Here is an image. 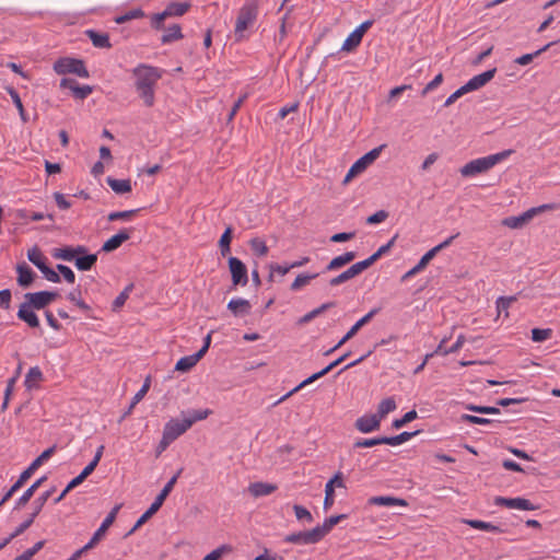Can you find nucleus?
Wrapping results in <instances>:
<instances>
[{
    "mask_svg": "<svg viewBox=\"0 0 560 560\" xmlns=\"http://www.w3.org/2000/svg\"><path fill=\"white\" fill-rule=\"evenodd\" d=\"M135 77V88L139 97L147 107H152L155 103V85L161 79V71L152 66L144 63L138 65L132 70Z\"/></svg>",
    "mask_w": 560,
    "mask_h": 560,
    "instance_id": "obj_1",
    "label": "nucleus"
},
{
    "mask_svg": "<svg viewBox=\"0 0 560 560\" xmlns=\"http://www.w3.org/2000/svg\"><path fill=\"white\" fill-rule=\"evenodd\" d=\"M513 153V150H504L502 152L491 154L485 158H479L466 163L460 170V174L464 177L475 176L477 174L485 173L493 167L495 164L508 159Z\"/></svg>",
    "mask_w": 560,
    "mask_h": 560,
    "instance_id": "obj_2",
    "label": "nucleus"
},
{
    "mask_svg": "<svg viewBox=\"0 0 560 560\" xmlns=\"http://www.w3.org/2000/svg\"><path fill=\"white\" fill-rule=\"evenodd\" d=\"M183 468H180L163 487L161 492L155 497L153 503L150 505V508L138 518L133 527L128 532L127 535H131L135 530H137L140 526H142L149 518H151L163 505L165 499L173 490L177 478L182 474Z\"/></svg>",
    "mask_w": 560,
    "mask_h": 560,
    "instance_id": "obj_3",
    "label": "nucleus"
},
{
    "mask_svg": "<svg viewBox=\"0 0 560 560\" xmlns=\"http://www.w3.org/2000/svg\"><path fill=\"white\" fill-rule=\"evenodd\" d=\"M258 15V3L256 0L246 2L238 11L235 22V37L237 40L244 38V32L254 24Z\"/></svg>",
    "mask_w": 560,
    "mask_h": 560,
    "instance_id": "obj_4",
    "label": "nucleus"
},
{
    "mask_svg": "<svg viewBox=\"0 0 560 560\" xmlns=\"http://www.w3.org/2000/svg\"><path fill=\"white\" fill-rule=\"evenodd\" d=\"M55 450L56 446L45 450L24 471L21 472L18 480L4 493V500H9L20 488H22V486L31 478L33 472L55 453Z\"/></svg>",
    "mask_w": 560,
    "mask_h": 560,
    "instance_id": "obj_5",
    "label": "nucleus"
},
{
    "mask_svg": "<svg viewBox=\"0 0 560 560\" xmlns=\"http://www.w3.org/2000/svg\"><path fill=\"white\" fill-rule=\"evenodd\" d=\"M52 68L57 74L73 73L80 78H89L90 75L82 59L61 57L55 61Z\"/></svg>",
    "mask_w": 560,
    "mask_h": 560,
    "instance_id": "obj_6",
    "label": "nucleus"
},
{
    "mask_svg": "<svg viewBox=\"0 0 560 560\" xmlns=\"http://www.w3.org/2000/svg\"><path fill=\"white\" fill-rule=\"evenodd\" d=\"M384 148V144L372 149L368 153H365L363 156L358 159L349 168L347 175L343 178V184H348L352 178L358 176L359 174L363 173L369 165H371L381 154L382 150Z\"/></svg>",
    "mask_w": 560,
    "mask_h": 560,
    "instance_id": "obj_7",
    "label": "nucleus"
},
{
    "mask_svg": "<svg viewBox=\"0 0 560 560\" xmlns=\"http://www.w3.org/2000/svg\"><path fill=\"white\" fill-rule=\"evenodd\" d=\"M350 355V352H347L345 354H342L341 357H339L338 359H336L335 361H332L331 363H329L326 368H324L323 370H320L319 372H316L314 374H312L310 377L305 378L303 382H301L298 386H295L293 389H291L290 392H288L285 395H283L281 398H279L273 405H278L282 401H284L285 399H288L290 396H292L294 393L299 392L301 388H303L304 386L315 382L316 380L325 376L328 372H330L334 368H336L337 365H339L340 363H342L346 358H348Z\"/></svg>",
    "mask_w": 560,
    "mask_h": 560,
    "instance_id": "obj_8",
    "label": "nucleus"
},
{
    "mask_svg": "<svg viewBox=\"0 0 560 560\" xmlns=\"http://www.w3.org/2000/svg\"><path fill=\"white\" fill-rule=\"evenodd\" d=\"M229 270L233 287L246 285L248 282L247 267L237 257H230L228 260Z\"/></svg>",
    "mask_w": 560,
    "mask_h": 560,
    "instance_id": "obj_9",
    "label": "nucleus"
},
{
    "mask_svg": "<svg viewBox=\"0 0 560 560\" xmlns=\"http://www.w3.org/2000/svg\"><path fill=\"white\" fill-rule=\"evenodd\" d=\"M120 509V505H115L112 511L108 513V515L105 517V520L103 521V523L101 524V526L97 528V530L93 534L92 538L90 539V541L88 544H85L84 546L91 550L93 549L100 541L101 539L104 537V535L106 534L107 529L112 526V524L115 522L116 520V516H117V513Z\"/></svg>",
    "mask_w": 560,
    "mask_h": 560,
    "instance_id": "obj_10",
    "label": "nucleus"
},
{
    "mask_svg": "<svg viewBox=\"0 0 560 560\" xmlns=\"http://www.w3.org/2000/svg\"><path fill=\"white\" fill-rule=\"evenodd\" d=\"M373 21L368 20L361 23L343 42L341 50L352 51L361 43L364 33L372 26Z\"/></svg>",
    "mask_w": 560,
    "mask_h": 560,
    "instance_id": "obj_11",
    "label": "nucleus"
},
{
    "mask_svg": "<svg viewBox=\"0 0 560 560\" xmlns=\"http://www.w3.org/2000/svg\"><path fill=\"white\" fill-rule=\"evenodd\" d=\"M494 504L499 506H505L509 509H520L525 511H535L538 509L537 505H534L528 499L525 498H504V497H495Z\"/></svg>",
    "mask_w": 560,
    "mask_h": 560,
    "instance_id": "obj_12",
    "label": "nucleus"
},
{
    "mask_svg": "<svg viewBox=\"0 0 560 560\" xmlns=\"http://www.w3.org/2000/svg\"><path fill=\"white\" fill-rule=\"evenodd\" d=\"M285 542L296 545H314L320 541L318 532L315 527L311 530H304L299 533H292L284 537Z\"/></svg>",
    "mask_w": 560,
    "mask_h": 560,
    "instance_id": "obj_13",
    "label": "nucleus"
},
{
    "mask_svg": "<svg viewBox=\"0 0 560 560\" xmlns=\"http://www.w3.org/2000/svg\"><path fill=\"white\" fill-rule=\"evenodd\" d=\"M54 492H55V487H52L51 489L45 491L44 493H42L38 498H36L34 500V502H33V512L31 513V515L25 521H23L20 524V525H24L23 532H25L27 528H30L32 526V524L34 523V520L38 516V514L43 510L44 505L46 504V502L48 501V499L50 498V495Z\"/></svg>",
    "mask_w": 560,
    "mask_h": 560,
    "instance_id": "obj_14",
    "label": "nucleus"
},
{
    "mask_svg": "<svg viewBox=\"0 0 560 560\" xmlns=\"http://www.w3.org/2000/svg\"><path fill=\"white\" fill-rule=\"evenodd\" d=\"M190 428L191 421H186L185 418L183 420L172 418L165 423L163 432L175 441Z\"/></svg>",
    "mask_w": 560,
    "mask_h": 560,
    "instance_id": "obj_15",
    "label": "nucleus"
},
{
    "mask_svg": "<svg viewBox=\"0 0 560 560\" xmlns=\"http://www.w3.org/2000/svg\"><path fill=\"white\" fill-rule=\"evenodd\" d=\"M60 88L71 90L74 97L78 100L86 98L93 90L90 85H79L77 80L71 78H62L60 81Z\"/></svg>",
    "mask_w": 560,
    "mask_h": 560,
    "instance_id": "obj_16",
    "label": "nucleus"
},
{
    "mask_svg": "<svg viewBox=\"0 0 560 560\" xmlns=\"http://www.w3.org/2000/svg\"><path fill=\"white\" fill-rule=\"evenodd\" d=\"M497 72V68H492L490 70H487L480 74H477L472 77L466 84L463 86L466 89L467 92H471L475 90H478L482 86H485L488 82H490Z\"/></svg>",
    "mask_w": 560,
    "mask_h": 560,
    "instance_id": "obj_17",
    "label": "nucleus"
},
{
    "mask_svg": "<svg viewBox=\"0 0 560 560\" xmlns=\"http://www.w3.org/2000/svg\"><path fill=\"white\" fill-rule=\"evenodd\" d=\"M132 229H121L117 234L109 237L103 245L102 250L110 253L116 250L121 244L130 238V232Z\"/></svg>",
    "mask_w": 560,
    "mask_h": 560,
    "instance_id": "obj_18",
    "label": "nucleus"
},
{
    "mask_svg": "<svg viewBox=\"0 0 560 560\" xmlns=\"http://www.w3.org/2000/svg\"><path fill=\"white\" fill-rule=\"evenodd\" d=\"M381 420L375 415L362 416L354 422V428L362 433H370L378 430Z\"/></svg>",
    "mask_w": 560,
    "mask_h": 560,
    "instance_id": "obj_19",
    "label": "nucleus"
},
{
    "mask_svg": "<svg viewBox=\"0 0 560 560\" xmlns=\"http://www.w3.org/2000/svg\"><path fill=\"white\" fill-rule=\"evenodd\" d=\"M34 311L35 308L27 306V303L24 301L21 303L16 316L20 320L26 323L31 328H37L39 327V319Z\"/></svg>",
    "mask_w": 560,
    "mask_h": 560,
    "instance_id": "obj_20",
    "label": "nucleus"
},
{
    "mask_svg": "<svg viewBox=\"0 0 560 560\" xmlns=\"http://www.w3.org/2000/svg\"><path fill=\"white\" fill-rule=\"evenodd\" d=\"M86 253V247L83 245H78L77 247L65 246L61 248H56L52 252V257L56 259H62L66 261H72L75 256L80 254Z\"/></svg>",
    "mask_w": 560,
    "mask_h": 560,
    "instance_id": "obj_21",
    "label": "nucleus"
},
{
    "mask_svg": "<svg viewBox=\"0 0 560 560\" xmlns=\"http://www.w3.org/2000/svg\"><path fill=\"white\" fill-rule=\"evenodd\" d=\"M536 211H537L536 208H532L521 215L504 218L502 220V224L510 229H520V228L524 226L533 218V215L536 213Z\"/></svg>",
    "mask_w": 560,
    "mask_h": 560,
    "instance_id": "obj_22",
    "label": "nucleus"
},
{
    "mask_svg": "<svg viewBox=\"0 0 560 560\" xmlns=\"http://www.w3.org/2000/svg\"><path fill=\"white\" fill-rule=\"evenodd\" d=\"M277 485L262 481L252 482L248 486V492L254 498L265 497L273 493L277 490Z\"/></svg>",
    "mask_w": 560,
    "mask_h": 560,
    "instance_id": "obj_23",
    "label": "nucleus"
},
{
    "mask_svg": "<svg viewBox=\"0 0 560 560\" xmlns=\"http://www.w3.org/2000/svg\"><path fill=\"white\" fill-rule=\"evenodd\" d=\"M228 310H230L234 316H246L250 314L252 304L245 299H233L228 303Z\"/></svg>",
    "mask_w": 560,
    "mask_h": 560,
    "instance_id": "obj_24",
    "label": "nucleus"
},
{
    "mask_svg": "<svg viewBox=\"0 0 560 560\" xmlns=\"http://www.w3.org/2000/svg\"><path fill=\"white\" fill-rule=\"evenodd\" d=\"M44 381L43 372L38 366H33L25 375L24 386L27 390L37 389Z\"/></svg>",
    "mask_w": 560,
    "mask_h": 560,
    "instance_id": "obj_25",
    "label": "nucleus"
},
{
    "mask_svg": "<svg viewBox=\"0 0 560 560\" xmlns=\"http://www.w3.org/2000/svg\"><path fill=\"white\" fill-rule=\"evenodd\" d=\"M16 271L19 275L18 283L22 288H28L36 277L35 272L25 262L18 265Z\"/></svg>",
    "mask_w": 560,
    "mask_h": 560,
    "instance_id": "obj_26",
    "label": "nucleus"
},
{
    "mask_svg": "<svg viewBox=\"0 0 560 560\" xmlns=\"http://www.w3.org/2000/svg\"><path fill=\"white\" fill-rule=\"evenodd\" d=\"M74 266L78 270L81 271H88L93 268V266L97 261V255L96 254H89L88 252L84 254H80L74 257Z\"/></svg>",
    "mask_w": 560,
    "mask_h": 560,
    "instance_id": "obj_27",
    "label": "nucleus"
},
{
    "mask_svg": "<svg viewBox=\"0 0 560 560\" xmlns=\"http://www.w3.org/2000/svg\"><path fill=\"white\" fill-rule=\"evenodd\" d=\"M47 479L46 476L40 477L37 479L33 485H31L24 493L18 499L14 509L19 510L23 506H25L31 498L34 495L35 491L42 486V483Z\"/></svg>",
    "mask_w": 560,
    "mask_h": 560,
    "instance_id": "obj_28",
    "label": "nucleus"
},
{
    "mask_svg": "<svg viewBox=\"0 0 560 560\" xmlns=\"http://www.w3.org/2000/svg\"><path fill=\"white\" fill-rule=\"evenodd\" d=\"M369 504L371 505H400V506H408V502L405 499L389 497V495H378V497H371L369 499Z\"/></svg>",
    "mask_w": 560,
    "mask_h": 560,
    "instance_id": "obj_29",
    "label": "nucleus"
},
{
    "mask_svg": "<svg viewBox=\"0 0 560 560\" xmlns=\"http://www.w3.org/2000/svg\"><path fill=\"white\" fill-rule=\"evenodd\" d=\"M24 300L27 303V306H32L36 311L43 310L46 306H48V303L44 296L43 291L27 292L24 294Z\"/></svg>",
    "mask_w": 560,
    "mask_h": 560,
    "instance_id": "obj_30",
    "label": "nucleus"
},
{
    "mask_svg": "<svg viewBox=\"0 0 560 560\" xmlns=\"http://www.w3.org/2000/svg\"><path fill=\"white\" fill-rule=\"evenodd\" d=\"M85 35L91 39L92 44L97 48H110L109 36L105 33H98L94 30L85 31Z\"/></svg>",
    "mask_w": 560,
    "mask_h": 560,
    "instance_id": "obj_31",
    "label": "nucleus"
},
{
    "mask_svg": "<svg viewBox=\"0 0 560 560\" xmlns=\"http://www.w3.org/2000/svg\"><path fill=\"white\" fill-rule=\"evenodd\" d=\"M354 258H355L354 252H346L342 255L332 258L329 261V264L326 266V271L337 270V269L346 266L347 264L353 261Z\"/></svg>",
    "mask_w": 560,
    "mask_h": 560,
    "instance_id": "obj_32",
    "label": "nucleus"
},
{
    "mask_svg": "<svg viewBox=\"0 0 560 560\" xmlns=\"http://www.w3.org/2000/svg\"><path fill=\"white\" fill-rule=\"evenodd\" d=\"M347 517L346 514L332 515L325 520L323 525H318L315 529L318 532V536L320 540L332 529L335 525H337L340 521Z\"/></svg>",
    "mask_w": 560,
    "mask_h": 560,
    "instance_id": "obj_33",
    "label": "nucleus"
},
{
    "mask_svg": "<svg viewBox=\"0 0 560 560\" xmlns=\"http://www.w3.org/2000/svg\"><path fill=\"white\" fill-rule=\"evenodd\" d=\"M202 358L196 352L191 355H187V357H183L180 358L176 365H175V371H178V372H188L190 371L198 362L199 360H201Z\"/></svg>",
    "mask_w": 560,
    "mask_h": 560,
    "instance_id": "obj_34",
    "label": "nucleus"
},
{
    "mask_svg": "<svg viewBox=\"0 0 560 560\" xmlns=\"http://www.w3.org/2000/svg\"><path fill=\"white\" fill-rule=\"evenodd\" d=\"M106 183L116 194L119 195L130 192L132 189L130 179H116L113 177H107Z\"/></svg>",
    "mask_w": 560,
    "mask_h": 560,
    "instance_id": "obj_35",
    "label": "nucleus"
},
{
    "mask_svg": "<svg viewBox=\"0 0 560 560\" xmlns=\"http://www.w3.org/2000/svg\"><path fill=\"white\" fill-rule=\"evenodd\" d=\"M381 311L380 307L372 308L368 314H365L363 317H361L349 330H348V338H353L358 331L366 325L378 312Z\"/></svg>",
    "mask_w": 560,
    "mask_h": 560,
    "instance_id": "obj_36",
    "label": "nucleus"
},
{
    "mask_svg": "<svg viewBox=\"0 0 560 560\" xmlns=\"http://www.w3.org/2000/svg\"><path fill=\"white\" fill-rule=\"evenodd\" d=\"M190 8L189 2H171L164 10V14L170 16H182L184 15Z\"/></svg>",
    "mask_w": 560,
    "mask_h": 560,
    "instance_id": "obj_37",
    "label": "nucleus"
},
{
    "mask_svg": "<svg viewBox=\"0 0 560 560\" xmlns=\"http://www.w3.org/2000/svg\"><path fill=\"white\" fill-rule=\"evenodd\" d=\"M557 42H550L546 44L544 47L539 48L538 50L532 52V54H525L514 60L515 63L520 66H527L529 65L534 58L540 56L542 52L547 51L552 45H555Z\"/></svg>",
    "mask_w": 560,
    "mask_h": 560,
    "instance_id": "obj_38",
    "label": "nucleus"
},
{
    "mask_svg": "<svg viewBox=\"0 0 560 560\" xmlns=\"http://www.w3.org/2000/svg\"><path fill=\"white\" fill-rule=\"evenodd\" d=\"M396 409V401L393 397H388L383 399L377 406V412L374 413L381 421L385 418L389 412Z\"/></svg>",
    "mask_w": 560,
    "mask_h": 560,
    "instance_id": "obj_39",
    "label": "nucleus"
},
{
    "mask_svg": "<svg viewBox=\"0 0 560 560\" xmlns=\"http://www.w3.org/2000/svg\"><path fill=\"white\" fill-rule=\"evenodd\" d=\"M183 38L182 27L179 24H173L171 27L166 30V32L162 35L161 42L162 44H170L172 42L178 40Z\"/></svg>",
    "mask_w": 560,
    "mask_h": 560,
    "instance_id": "obj_40",
    "label": "nucleus"
},
{
    "mask_svg": "<svg viewBox=\"0 0 560 560\" xmlns=\"http://www.w3.org/2000/svg\"><path fill=\"white\" fill-rule=\"evenodd\" d=\"M420 431L417 430V431H413V432H401L400 434L398 435H394V436H383V441H384V444H388V445H399L401 443H405L407 441H409L412 436L417 435Z\"/></svg>",
    "mask_w": 560,
    "mask_h": 560,
    "instance_id": "obj_41",
    "label": "nucleus"
},
{
    "mask_svg": "<svg viewBox=\"0 0 560 560\" xmlns=\"http://www.w3.org/2000/svg\"><path fill=\"white\" fill-rule=\"evenodd\" d=\"M464 523H466L467 525H469L470 527L476 528V529L493 532V533H504V530L501 527L495 526L488 522L479 521V520H465Z\"/></svg>",
    "mask_w": 560,
    "mask_h": 560,
    "instance_id": "obj_42",
    "label": "nucleus"
},
{
    "mask_svg": "<svg viewBox=\"0 0 560 560\" xmlns=\"http://www.w3.org/2000/svg\"><path fill=\"white\" fill-rule=\"evenodd\" d=\"M232 226H228L219 240V248L223 257L226 256L231 250L230 245L232 241Z\"/></svg>",
    "mask_w": 560,
    "mask_h": 560,
    "instance_id": "obj_43",
    "label": "nucleus"
},
{
    "mask_svg": "<svg viewBox=\"0 0 560 560\" xmlns=\"http://www.w3.org/2000/svg\"><path fill=\"white\" fill-rule=\"evenodd\" d=\"M460 421L462 422H467V423H472V424H497V425H501L503 423V421H501V420H491V419L481 418V417L472 416V415H468V413L462 415L460 416Z\"/></svg>",
    "mask_w": 560,
    "mask_h": 560,
    "instance_id": "obj_44",
    "label": "nucleus"
},
{
    "mask_svg": "<svg viewBox=\"0 0 560 560\" xmlns=\"http://www.w3.org/2000/svg\"><path fill=\"white\" fill-rule=\"evenodd\" d=\"M5 91L11 96L15 107L18 108L22 121L26 122L27 121V116L25 114V109H24V106H23V103L21 101V97H20L19 93L12 86H7Z\"/></svg>",
    "mask_w": 560,
    "mask_h": 560,
    "instance_id": "obj_45",
    "label": "nucleus"
},
{
    "mask_svg": "<svg viewBox=\"0 0 560 560\" xmlns=\"http://www.w3.org/2000/svg\"><path fill=\"white\" fill-rule=\"evenodd\" d=\"M27 258L33 262L39 270L46 265V258L37 246L31 248L27 253Z\"/></svg>",
    "mask_w": 560,
    "mask_h": 560,
    "instance_id": "obj_46",
    "label": "nucleus"
},
{
    "mask_svg": "<svg viewBox=\"0 0 560 560\" xmlns=\"http://www.w3.org/2000/svg\"><path fill=\"white\" fill-rule=\"evenodd\" d=\"M67 299L71 302H73L80 310L84 311V312H88L91 310L90 305H88L83 300H82V292L80 290V288H77L72 291H70L67 295Z\"/></svg>",
    "mask_w": 560,
    "mask_h": 560,
    "instance_id": "obj_47",
    "label": "nucleus"
},
{
    "mask_svg": "<svg viewBox=\"0 0 560 560\" xmlns=\"http://www.w3.org/2000/svg\"><path fill=\"white\" fill-rule=\"evenodd\" d=\"M318 277V273H301L299 275L295 280L291 283L290 289L292 291H298L304 285L308 284L311 280Z\"/></svg>",
    "mask_w": 560,
    "mask_h": 560,
    "instance_id": "obj_48",
    "label": "nucleus"
},
{
    "mask_svg": "<svg viewBox=\"0 0 560 560\" xmlns=\"http://www.w3.org/2000/svg\"><path fill=\"white\" fill-rule=\"evenodd\" d=\"M249 246L254 254L259 257H264L268 254V247L266 245V242L259 237L252 238L249 241Z\"/></svg>",
    "mask_w": 560,
    "mask_h": 560,
    "instance_id": "obj_49",
    "label": "nucleus"
},
{
    "mask_svg": "<svg viewBox=\"0 0 560 560\" xmlns=\"http://www.w3.org/2000/svg\"><path fill=\"white\" fill-rule=\"evenodd\" d=\"M212 413L211 409H199L187 411L188 417H185L186 421H191V425L197 421L207 419Z\"/></svg>",
    "mask_w": 560,
    "mask_h": 560,
    "instance_id": "obj_50",
    "label": "nucleus"
},
{
    "mask_svg": "<svg viewBox=\"0 0 560 560\" xmlns=\"http://www.w3.org/2000/svg\"><path fill=\"white\" fill-rule=\"evenodd\" d=\"M357 277V273L353 271L351 267H349L346 271L341 272L337 277H334L329 280V285L337 287L341 283L347 282L348 280Z\"/></svg>",
    "mask_w": 560,
    "mask_h": 560,
    "instance_id": "obj_51",
    "label": "nucleus"
},
{
    "mask_svg": "<svg viewBox=\"0 0 560 560\" xmlns=\"http://www.w3.org/2000/svg\"><path fill=\"white\" fill-rule=\"evenodd\" d=\"M515 301H516V296H500L497 300L498 315H500L502 312H504L505 316H509L508 310L511 306V304Z\"/></svg>",
    "mask_w": 560,
    "mask_h": 560,
    "instance_id": "obj_52",
    "label": "nucleus"
},
{
    "mask_svg": "<svg viewBox=\"0 0 560 560\" xmlns=\"http://www.w3.org/2000/svg\"><path fill=\"white\" fill-rule=\"evenodd\" d=\"M139 210L132 209V210H125V211H115L110 212L107 217L108 221H117V220H128L131 217H133Z\"/></svg>",
    "mask_w": 560,
    "mask_h": 560,
    "instance_id": "obj_53",
    "label": "nucleus"
},
{
    "mask_svg": "<svg viewBox=\"0 0 560 560\" xmlns=\"http://www.w3.org/2000/svg\"><path fill=\"white\" fill-rule=\"evenodd\" d=\"M381 444H384L383 436L372 439H360L353 444V447H373Z\"/></svg>",
    "mask_w": 560,
    "mask_h": 560,
    "instance_id": "obj_54",
    "label": "nucleus"
},
{
    "mask_svg": "<svg viewBox=\"0 0 560 560\" xmlns=\"http://www.w3.org/2000/svg\"><path fill=\"white\" fill-rule=\"evenodd\" d=\"M335 488H332V482H327L325 486V499H324V509L328 510L334 505L335 502Z\"/></svg>",
    "mask_w": 560,
    "mask_h": 560,
    "instance_id": "obj_55",
    "label": "nucleus"
},
{
    "mask_svg": "<svg viewBox=\"0 0 560 560\" xmlns=\"http://www.w3.org/2000/svg\"><path fill=\"white\" fill-rule=\"evenodd\" d=\"M552 334V330L550 328L540 329V328H534L532 329V339L535 342H541L547 340Z\"/></svg>",
    "mask_w": 560,
    "mask_h": 560,
    "instance_id": "obj_56",
    "label": "nucleus"
},
{
    "mask_svg": "<svg viewBox=\"0 0 560 560\" xmlns=\"http://www.w3.org/2000/svg\"><path fill=\"white\" fill-rule=\"evenodd\" d=\"M417 417H418L417 411L410 410V411L406 412L402 416V418L394 420L393 427L396 429H399V428L404 427L405 424H407L408 422L415 420Z\"/></svg>",
    "mask_w": 560,
    "mask_h": 560,
    "instance_id": "obj_57",
    "label": "nucleus"
},
{
    "mask_svg": "<svg viewBox=\"0 0 560 560\" xmlns=\"http://www.w3.org/2000/svg\"><path fill=\"white\" fill-rule=\"evenodd\" d=\"M143 11L140 9L131 10L122 15H119L115 19V22L118 24L125 23L127 21H130L132 19L141 18L143 16Z\"/></svg>",
    "mask_w": 560,
    "mask_h": 560,
    "instance_id": "obj_58",
    "label": "nucleus"
},
{
    "mask_svg": "<svg viewBox=\"0 0 560 560\" xmlns=\"http://www.w3.org/2000/svg\"><path fill=\"white\" fill-rule=\"evenodd\" d=\"M57 270L67 282L74 283L75 275L70 267L59 264L57 265Z\"/></svg>",
    "mask_w": 560,
    "mask_h": 560,
    "instance_id": "obj_59",
    "label": "nucleus"
},
{
    "mask_svg": "<svg viewBox=\"0 0 560 560\" xmlns=\"http://www.w3.org/2000/svg\"><path fill=\"white\" fill-rule=\"evenodd\" d=\"M293 510L298 520H306L308 523L313 521L311 512L302 505H293Z\"/></svg>",
    "mask_w": 560,
    "mask_h": 560,
    "instance_id": "obj_60",
    "label": "nucleus"
},
{
    "mask_svg": "<svg viewBox=\"0 0 560 560\" xmlns=\"http://www.w3.org/2000/svg\"><path fill=\"white\" fill-rule=\"evenodd\" d=\"M374 259L372 258V256H370L369 258L362 260V261H358L355 264H353L351 266V268L353 269V271L358 275H360L362 271H364L365 269L370 268L373 264H374Z\"/></svg>",
    "mask_w": 560,
    "mask_h": 560,
    "instance_id": "obj_61",
    "label": "nucleus"
},
{
    "mask_svg": "<svg viewBox=\"0 0 560 560\" xmlns=\"http://www.w3.org/2000/svg\"><path fill=\"white\" fill-rule=\"evenodd\" d=\"M388 218V212L385 210H380L366 219L368 224H378L383 221H385Z\"/></svg>",
    "mask_w": 560,
    "mask_h": 560,
    "instance_id": "obj_62",
    "label": "nucleus"
},
{
    "mask_svg": "<svg viewBox=\"0 0 560 560\" xmlns=\"http://www.w3.org/2000/svg\"><path fill=\"white\" fill-rule=\"evenodd\" d=\"M40 271L43 272V275L45 276V278L48 280V281H51V282H55V283H58L60 282V276L58 272H56L54 269H51L50 267H48L47 265L43 266V268L40 269Z\"/></svg>",
    "mask_w": 560,
    "mask_h": 560,
    "instance_id": "obj_63",
    "label": "nucleus"
},
{
    "mask_svg": "<svg viewBox=\"0 0 560 560\" xmlns=\"http://www.w3.org/2000/svg\"><path fill=\"white\" fill-rule=\"evenodd\" d=\"M230 550V548L225 545L212 550L210 553H208L202 560H219L223 552Z\"/></svg>",
    "mask_w": 560,
    "mask_h": 560,
    "instance_id": "obj_64",
    "label": "nucleus"
}]
</instances>
